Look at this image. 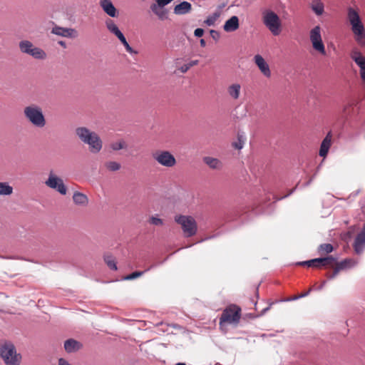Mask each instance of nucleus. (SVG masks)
Here are the masks:
<instances>
[{"label": "nucleus", "instance_id": "49", "mask_svg": "<svg viewBox=\"0 0 365 365\" xmlns=\"http://www.w3.org/2000/svg\"><path fill=\"white\" fill-rule=\"evenodd\" d=\"M175 365H186L185 363H178Z\"/></svg>", "mask_w": 365, "mask_h": 365}, {"label": "nucleus", "instance_id": "7", "mask_svg": "<svg viewBox=\"0 0 365 365\" xmlns=\"http://www.w3.org/2000/svg\"><path fill=\"white\" fill-rule=\"evenodd\" d=\"M175 221L180 225L185 237H192L197 233V222L192 217L182 215H176Z\"/></svg>", "mask_w": 365, "mask_h": 365}, {"label": "nucleus", "instance_id": "25", "mask_svg": "<svg viewBox=\"0 0 365 365\" xmlns=\"http://www.w3.org/2000/svg\"><path fill=\"white\" fill-rule=\"evenodd\" d=\"M73 200L77 205L86 206L88 204V197L80 192H75L73 195Z\"/></svg>", "mask_w": 365, "mask_h": 365}, {"label": "nucleus", "instance_id": "28", "mask_svg": "<svg viewBox=\"0 0 365 365\" xmlns=\"http://www.w3.org/2000/svg\"><path fill=\"white\" fill-rule=\"evenodd\" d=\"M334 250L332 245L329 243H324L320 245L317 248L318 254L320 256H325L331 253Z\"/></svg>", "mask_w": 365, "mask_h": 365}, {"label": "nucleus", "instance_id": "30", "mask_svg": "<svg viewBox=\"0 0 365 365\" xmlns=\"http://www.w3.org/2000/svg\"><path fill=\"white\" fill-rule=\"evenodd\" d=\"M159 7L158 6V4H153L151 6H150V9L152 10V11L158 16V18L161 20H163V19H167V11L166 10H160L159 9Z\"/></svg>", "mask_w": 365, "mask_h": 365}, {"label": "nucleus", "instance_id": "23", "mask_svg": "<svg viewBox=\"0 0 365 365\" xmlns=\"http://www.w3.org/2000/svg\"><path fill=\"white\" fill-rule=\"evenodd\" d=\"M191 9L192 6L189 2L182 1L175 6L174 13L178 15H182L189 13Z\"/></svg>", "mask_w": 365, "mask_h": 365}, {"label": "nucleus", "instance_id": "37", "mask_svg": "<svg viewBox=\"0 0 365 365\" xmlns=\"http://www.w3.org/2000/svg\"><path fill=\"white\" fill-rule=\"evenodd\" d=\"M148 222L150 225H155V226H163V220L157 216H151Z\"/></svg>", "mask_w": 365, "mask_h": 365}, {"label": "nucleus", "instance_id": "6", "mask_svg": "<svg viewBox=\"0 0 365 365\" xmlns=\"http://www.w3.org/2000/svg\"><path fill=\"white\" fill-rule=\"evenodd\" d=\"M262 22L274 36H278L281 33V20L278 15L273 11L266 10L263 12Z\"/></svg>", "mask_w": 365, "mask_h": 365}, {"label": "nucleus", "instance_id": "5", "mask_svg": "<svg viewBox=\"0 0 365 365\" xmlns=\"http://www.w3.org/2000/svg\"><path fill=\"white\" fill-rule=\"evenodd\" d=\"M241 318V308L235 304H230L222 312L220 318V327L225 329L227 324L237 326Z\"/></svg>", "mask_w": 365, "mask_h": 365}, {"label": "nucleus", "instance_id": "16", "mask_svg": "<svg viewBox=\"0 0 365 365\" xmlns=\"http://www.w3.org/2000/svg\"><path fill=\"white\" fill-rule=\"evenodd\" d=\"M99 5L103 11L110 17H118V11L110 0H100Z\"/></svg>", "mask_w": 365, "mask_h": 365}, {"label": "nucleus", "instance_id": "22", "mask_svg": "<svg viewBox=\"0 0 365 365\" xmlns=\"http://www.w3.org/2000/svg\"><path fill=\"white\" fill-rule=\"evenodd\" d=\"M331 135L330 133H328L322 142L319 153L320 156L325 157L327 155L329 149L331 146Z\"/></svg>", "mask_w": 365, "mask_h": 365}, {"label": "nucleus", "instance_id": "3", "mask_svg": "<svg viewBox=\"0 0 365 365\" xmlns=\"http://www.w3.org/2000/svg\"><path fill=\"white\" fill-rule=\"evenodd\" d=\"M23 114L25 119L36 128H43L46 125L43 109L36 104L32 103L25 106Z\"/></svg>", "mask_w": 365, "mask_h": 365}, {"label": "nucleus", "instance_id": "32", "mask_svg": "<svg viewBox=\"0 0 365 365\" xmlns=\"http://www.w3.org/2000/svg\"><path fill=\"white\" fill-rule=\"evenodd\" d=\"M13 193V187L8 182H0V195H10Z\"/></svg>", "mask_w": 365, "mask_h": 365}, {"label": "nucleus", "instance_id": "11", "mask_svg": "<svg viewBox=\"0 0 365 365\" xmlns=\"http://www.w3.org/2000/svg\"><path fill=\"white\" fill-rule=\"evenodd\" d=\"M45 185L49 188L53 189L60 194L65 195L67 193V187L63 180L56 175L53 170L48 173V179L45 181Z\"/></svg>", "mask_w": 365, "mask_h": 365}, {"label": "nucleus", "instance_id": "19", "mask_svg": "<svg viewBox=\"0 0 365 365\" xmlns=\"http://www.w3.org/2000/svg\"><path fill=\"white\" fill-rule=\"evenodd\" d=\"M105 25L108 31L115 35L119 41L125 37L123 34L118 29V26L115 24L114 21L111 19H107L105 21Z\"/></svg>", "mask_w": 365, "mask_h": 365}, {"label": "nucleus", "instance_id": "41", "mask_svg": "<svg viewBox=\"0 0 365 365\" xmlns=\"http://www.w3.org/2000/svg\"><path fill=\"white\" fill-rule=\"evenodd\" d=\"M194 34L197 37H201L204 34V30L200 28L196 29L194 31Z\"/></svg>", "mask_w": 365, "mask_h": 365}, {"label": "nucleus", "instance_id": "12", "mask_svg": "<svg viewBox=\"0 0 365 365\" xmlns=\"http://www.w3.org/2000/svg\"><path fill=\"white\" fill-rule=\"evenodd\" d=\"M351 58L360 68V76L365 85V57L358 48H354L350 53Z\"/></svg>", "mask_w": 365, "mask_h": 365}, {"label": "nucleus", "instance_id": "2", "mask_svg": "<svg viewBox=\"0 0 365 365\" xmlns=\"http://www.w3.org/2000/svg\"><path fill=\"white\" fill-rule=\"evenodd\" d=\"M347 18L351 26V31L358 44L361 46H365V29L361 22L359 12L351 8H348Z\"/></svg>", "mask_w": 365, "mask_h": 365}, {"label": "nucleus", "instance_id": "40", "mask_svg": "<svg viewBox=\"0 0 365 365\" xmlns=\"http://www.w3.org/2000/svg\"><path fill=\"white\" fill-rule=\"evenodd\" d=\"M210 36L211 37L215 39V41L218 40L220 38V34L218 31L215 30H210Z\"/></svg>", "mask_w": 365, "mask_h": 365}, {"label": "nucleus", "instance_id": "42", "mask_svg": "<svg viewBox=\"0 0 365 365\" xmlns=\"http://www.w3.org/2000/svg\"><path fill=\"white\" fill-rule=\"evenodd\" d=\"M190 69V67L188 66V64H184L182 65L180 68L179 70L180 71L181 73H185L188 70Z\"/></svg>", "mask_w": 365, "mask_h": 365}, {"label": "nucleus", "instance_id": "35", "mask_svg": "<svg viewBox=\"0 0 365 365\" xmlns=\"http://www.w3.org/2000/svg\"><path fill=\"white\" fill-rule=\"evenodd\" d=\"M220 14L219 12H215L212 15L209 16L204 23L207 26H212L215 24L217 19L220 17Z\"/></svg>", "mask_w": 365, "mask_h": 365}, {"label": "nucleus", "instance_id": "48", "mask_svg": "<svg viewBox=\"0 0 365 365\" xmlns=\"http://www.w3.org/2000/svg\"><path fill=\"white\" fill-rule=\"evenodd\" d=\"M325 283H326V282H325V281H324V282H322V284H321V286L319 287V289H321L323 287V286L325 284Z\"/></svg>", "mask_w": 365, "mask_h": 365}, {"label": "nucleus", "instance_id": "20", "mask_svg": "<svg viewBox=\"0 0 365 365\" xmlns=\"http://www.w3.org/2000/svg\"><path fill=\"white\" fill-rule=\"evenodd\" d=\"M239 19L237 16H232L227 20L223 26V29L226 32H232L239 29Z\"/></svg>", "mask_w": 365, "mask_h": 365}, {"label": "nucleus", "instance_id": "47", "mask_svg": "<svg viewBox=\"0 0 365 365\" xmlns=\"http://www.w3.org/2000/svg\"><path fill=\"white\" fill-rule=\"evenodd\" d=\"M200 43L202 47H205L206 46V42L203 38L200 39Z\"/></svg>", "mask_w": 365, "mask_h": 365}, {"label": "nucleus", "instance_id": "24", "mask_svg": "<svg viewBox=\"0 0 365 365\" xmlns=\"http://www.w3.org/2000/svg\"><path fill=\"white\" fill-rule=\"evenodd\" d=\"M241 86L239 83H232L227 87L229 96L233 100H237L240 96Z\"/></svg>", "mask_w": 365, "mask_h": 365}, {"label": "nucleus", "instance_id": "43", "mask_svg": "<svg viewBox=\"0 0 365 365\" xmlns=\"http://www.w3.org/2000/svg\"><path fill=\"white\" fill-rule=\"evenodd\" d=\"M58 365H71L68 361L66 359L61 358L58 359Z\"/></svg>", "mask_w": 365, "mask_h": 365}, {"label": "nucleus", "instance_id": "17", "mask_svg": "<svg viewBox=\"0 0 365 365\" xmlns=\"http://www.w3.org/2000/svg\"><path fill=\"white\" fill-rule=\"evenodd\" d=\"M365 247V224L362 230L359 233L354 243V248L356 254H361Z\"/></svg>", "mask_w": 365, "mask_h": 365}, {"label": "nucleus", "instance_id": "44", "mask_svg": "<svg viewBox=\"0 0 365 365\" xmlns=\"http://www.w3.org/2000/svg\"><path fill=\"white\" fill-rule=\"evenodd\" d=\"M199 63V61L198 60H193V61H191L190 62H189L187 64L190 67V68L194 66H196Z\"/></svg>", "mask_w": 365, "mask_h": 365}, {"label": "nucleus", "instance_id": "31", "mask_svg": "<svg viewBox=\"0 0 365 365\" xmlns=\"http://www.w3.org/2000/svg\"><path fill=\"white\" fill-rule=\"evenodd\" d=\"M104 261L108 267L113 270H117V265L115 258L110 254H106L103 257Z\"/></svg>", "mask_w": 365, "mask_h": 365}, {"label": "nucleus", "instance_id": "39", "mask_svg": "<svg viewBox=\"0 0 365 365\" xmlns=\"http://www.w3.org/2000/svg\"><path fill=\"white\" fill-rule=\"evenodd\" d=\"M244 141L245 138L242 135H238V142L235 143V148L238 150H240L243 147Z\"/></svg>", "mask_w": 365, "mask_h": 365}, {"label": "nucleus", "instance_id": "29", "mask_svg": "<svg viewBox=\"0 0 365 365\" xmlns=\"http://www.w3.org/2000/svg\"><path fill=\"white\" fill-rule=\"evenodd\" d=\"M322 263L323 268L332 269L334 270V265L336 264V257L331 255L322 257Z\"/></svg>", "mask_w": 365, "mask_h": 365}, {"label": "nucleus", "instance_id": "36", "mask_svg": "<svg viewBox=\"0 0 365 365\" xmlns=\"http://www.w3.org/2000/svg\"><path fill=\"white\" fill-rule=\"evenodd\" d=\"M153 266H151L150 267L148 268L145 271L143 272V271H137V272H134L127 276H125L124 277V279L125 280H132V279H134L135 278H138L139 277H141L146 271H148Z\"/></svg>", "mask_w": 365, "mask_h": 365}, {"label": "nucleus", "instance_id": "13", "mask_svg": "<svg viewBox=\"0 0 365 365\" xmlns=\"http://www.w3.org/2000/svg\"><path fill=\"white\" fill-rule=\"evenodd\" d=\"M353 264L354 262L351 259H345L341 262H338L336 258V264L334 265V270L331 272H327L326 275L329 279H334L340 271L349 268L353 266Z\"/></svg>", "mask_w": 365, "mask_h": 365}, {"label": "nucleus", "instance_id": "15", "mask_svg": "<svg viewBox=\"0 0 365 365\" xmlns=\"http://www.w3.org/2000/svg\"><path fill=\"white\" fill-rule=\"evenodd\" d=\"M253 60L260 72L265 77L269 78L271 76V71L264 58L261 55L257 54L254 56Z\"/></svg>", "mask_w": 365, "mask_h": 365}, {"label": "nucleus", "instance_id": "46", "mask_svg": "<svg viewBox=\"0 0 365 365\" xmlns=\"http://www.w3.org/2000/svg\"><path fill=\"white\" fill-rule=\"evenodd\" d=\"M311 290H312V289L310 288L307 292L301 294L299 297H304L307 296L309 294V292H311Z\"/></svg>", "mask_w": 365, "mask_h": 365}, {"label": "nucleus", "instance_id": "8", "mask_svg": "<svg viewBox=\"0 0 365 365\" xmlns=\"http://www.w3.org/2000/svg\"><path fill=\"white\" fill-rule=\"evenodd\" d=\"M309 40L313 49L319 55L326 56V48L322 36V28L315 26L309 31Z\"/></svg>", "mask_w": 365, "mask_h": 365}, {"label": "nucleus", "instance_id": "9", "mask_svg": "<svg viewBox=\"0 0 365 365\" xmlns=\"http://www.w3.org/2000/svg\"><path fill=\"white\" fill-rule=\"evenodd\" d=\"M19 46L23 53L28 54L35 59L43 60L47 57L46 53L42 48L36 47L30 41L23 40L19 42Z\"/></svg>", "mask_w": 365, "mask_h": 365}, {"label": "nucleus", "instance_id": "34", "mask_svg": "<svg viewBox=\"0 0 365 365\" xmlns=\"http://www.w3.org/2000/svg\"><path fill=\"white\" fill-rule=\"evenodd\" d=\"M110 147L113 150H120L126 148V143L124 140H118L110 143Z\"/></svg>", "mask_w": 365, "mask_h": 365}, {"label": "nucleus", "instance_id": "21", "mask_svg": "<svg viewBox=\"0 0 365 365\" xmlns=\"http://www.w3.org/2000/svg\"><path fill=\"white\" fill-rule=\"evenodd\" d=\"M81 348V343L73 339H69L64 342V349L67 353L76 352Z\"/></svg>", "mask_w": 365, "mask_h": 365}, {"label": "nucleus", "instance_id": "33", "mask_svg": "<svg viewBox=\"0 0 365 365\" xmlns=\"http://www.w3.org/2000/svg\"><path fill=\"white\" fill-rule=\"evenodd\" d=\"M104 166L108 170L112 172L118 171L121 168L120 164L115 161H107L105 163Z\"/></svg>", "mask_w": 365, "mask_h": 365}, {"label": "nucleus", "instance_id": "4", "mask_svg": "<svg viewBox=\"0 0 365 365\" xmlns=\"http://www.w3.org/2000/svg\"><path fill=\"white\" fill-rule=\"evenodd\" d=\"M0 358L5 365H20L22 361V356L14 344L7 341L0 342Z\"/></svg>", "mask_w": 365, "mask_h": 365}, {"label": "nucleus", "instance_id": "45", "mask_svg": "<svg viewBox=\"0 0 365 365\" xmlns=\"http://www.w3.org/2000/svg\"><path fill=\"white\" fill-rule=\"evenodd\" d=\"M58 43L64 48H66L67 46L66 42L63 41H59Z\"/></svg>", "mask_w": 365, "mask_h": 365}, {"label": "nucleus", "instance_id": "14", "mask_svg": "<svg viewBox=\"0 0 365 365\" xmlns=\"http://www.w3.org/2000/svg\"><path fill=\"white\" fill-rule=\"evenodd\" d=\"M51 33L59 36L71 38H76L78 36V31L74 29L64 28L56 25L52 28Z\"/></svg>", "mask_w": 365, "mask_h": 365}, {"label": "nucleus", "instance_id": "1", "mask_svg": "<svg viewBox=\"0 0 365 365\" xmlns=\"http://www.w3.org/2000/svg\"><path fill=\"white\" fill-rule=\"evenodd\" d=\"M75 133L83 143L88 145L91 153L96 154L101 150L103 141L97 133L83 126L78 127Z\"/></svg>", "mask_w": 365, "mask_h": 365}, {"label": "nucleus", "instance_id": "27", "mask_svg": "<svg viewBox=\"0 0 365 365\" xmlns=\"http://www.w3.org/2000/svg\"><path fill=\"white\" fill-rule=\"evenodd\" d=\"M322 264V257L316 258L311 260L304 261L297 263V264L300 266L307 265V267L315 268H323Z\"/></svg>", "mask_w": 365, "mask_h": 365}, {"label": "nucleus", "instance_id": "18", "mask_svg": "<svg viewBox=\"0 0 365 365\" xmlns=\"http://www.w3.org/2000/svg\"><path fill=\"white\" fill-rule=\"evenodd\" d=\"M202 161L212 170H220L223 168L222 162L216 158L205 156L202 158Z\"/></svg>", "mask_w": 365, "mask_h": 365}, {"label": "nucleus", "instance_id": "26", "mask_svg": "<svg viewBox=\"0 0 365 365\" xmlns=\"http://www.w3.org/2000/svg\"><path fill=\"white\" fill-rule=\"evenodd\" d=\"M310 8L317 16H321L324 11V5L321 0H312Z\"/></svg>", "mask_w": 365, "mask_h": 365}, {"label": "nucleus", "instance_id": "38", "mask_svg": "<svg viewBox=\"0 0 365 365\" xmlns=\"http://www.w3.org/2000/svg\"><path fill=\"white\" fill-rule=\"evenodd\" d=\"M120 41L121 42V43L124 46L125 50L130 53H136V51H135L132 47H130V46L129 45V43H128L125 37H123L122 39L120 40Z\"/></svg>", "mask_w": 365, "mask_h": 365}, {"label": "nucleus", "instance_id": "10", "mask_svg": "<svg viewBox=\"0 0 365 365\" xmlns=\"http://www.w3.org/2000/svg\"><path fill=\"white\" fill-rule=\"evenodd\" d=\"M152 157L159 165L165 168H173L177 163L175 156L168 150H157L152 153Z\"/></svg>", "mask_w": 365, "mask_h": 365}]
</instances>
